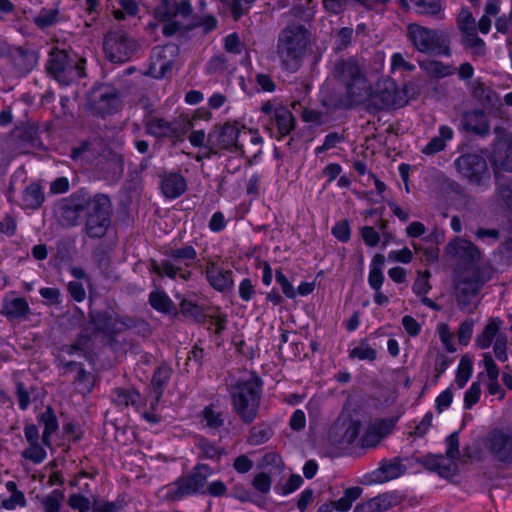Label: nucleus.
Masks as SVG:
<instances>
[{
    "instance_id": "nucleus-35",
    "label": "nucleus",
    "mask_w": 512,
    "mask_h": 512,
    "mask_svg": "<svg viewBox=\"0 0 512 512\" xmlns=\"http://www.w3.org/2000/svg\"><path fill=\"white\" fill-rule=\"evenodd\" d=\"M39 422L44 427L42 442L44 445L50 446L51 443L49 441V438L58 429L57 417L50 407H47L46 410L40 415Z\"/></svg>"
},
{
    "instance_id": "nucleus-44",
    "label": "nucleus",
    "mask_w": 512,
    "mask_h": 512,
    "mask_svg": "<svg viewBox=\"0 0 512 512\" xmlns=\"http://www.w3.org/2000/svg\"><path fill=\"white\" fill-rule=\"evenodd\" d=\"M150 305L163 313H169L173 307V303L168 295L163 291H154L149 295Z\"/></svg>"
},
{
    "instance_id": "nucleus-2",
    "label": "nucleus",
    "mask_w": 512,
    "mask_h": 512,
    "mask_svg": "<svg viewBox=\"0 0 512 512\" xmlns=\"http://www.w3.org/2000/svg\"><path fill=\"white\" fill-rule=\"evenodd\" d=\"M233 411L244 423H251L258 414L262 395L261 380L251 377L240 380L229 389Z\"/></svg>"
},
{
    "instance_id": "nucleus-13",
    "label": "nucleus",
    "mask_w": 512,
    "mask_h": 512,
    "mask_svg": "<svg viewBox=\"0 0 512 512\" xmlns=\"http://www.w3.org/2000/svg\"><path fill=\"white\" fill-rule=\"evenodd\" d=\"M456 23L461 32V43L470 49L474 56H483L486 53L485 42L477 35L476 21L467 8H462L457 15Z\"/></svg>"
},
{
    "instance_id": "nucleus-32",
    "label": "nucleus",
    "mask_w": 512,
    "mask_h": 512,
    "mask_svg": "<svg viewBox=\"0 0 512 512\" xmlns=\"http://www.w3.org/2000/svg\"><path fill=\"white\" fill-rule=\"evenodd\" d=\"M393 505V496L383 494L374 497L366 503L356 506L355 512H383L387 511Z\"/></svg>"
},
{
    "instance_id": "nucleus-26",
    "label": "nucleus",
    "mask_w": 512,
    "mask_h": 512,
    "mask_svg": "<svg viewBox=\"0 0 512 512\" xmlns=\"http://www.w3.org/2000/svg\"><path fill=\"white\" fill-rule=\"evenodd\" d=\"M30 311L27 300L23 297L5 298L1 313L9 320L25 318Z\"/></svg>"
},
{
    "instance_id": "nucleus-53",
    "label": "nucleus",
    "mask_w": 512,
    "mask_h": 512,
    "mask_svg": "<svg viewBox=\"0 0 512 512\" xmlns=\"http://www.w3.org/2000/svg\"><path fill=\"white\" fill-rule=\"evenodd\" d=\"M224 48L232 54H240L244 49V43L240 40L239 35L234 32L224 38Z\"/></svg>"
},
{
    "instance_id": "nucleus-51",
    "label": "nucleus",
    "mask_w": 512,
    "mask_h": 512,
    "mask_svg": "<svg viewBox=\"0 0 512 512\" xmlns=\"http://www.w3.org/2000/svg\"><path fill=\"white\" fill-rule=\"evenodd\" d=\"M83 436V431L79 425L66 423L63 425V439L68 444H76Z\"/></svg>"
},
{
    "instance_id": "nucleus-20",
    "label": "nucleus",
    "mask_w": 512,
    "mask_h": 512,
    "mask_svg": "<svg viewBox=\"0 0 512 512\" xmlns=\"http://www.w3.org/2000/svg\"><path fill=\"white\" fill-rule=\"evenodd\" d=\"M445 251L447 255L466 264H476L481 257L479 249L470 241L462 238L451 240Z\"/></svg>"
},
{
    "instance_id": "nucleus-17",
    "label": "nucleus",
    "mask_w": 512,
    "mask_h": 512,
    "mask_svg": "<svg viewBox=\"0 0 512 512\" xmlns=\"http://www.w3.org/2000/svg\"><path fill=\"white\" fill-rule=\"evenodd\" d=\"M212 470L206 464L197 465L191 474L178 479L177 488L174 492L175 499H181L191 494H204L207 478Z\"/></svg>"
},
{
    "instance_id": "nucleus-18",
    "label": "nucleus",
    "mask_w": 512,
    "mask_h": 512,
    "mask_svg": "<svg viewBox=\"0 0 512 512\" xmlns=\"http://www.w3.org/2000/svg\"><path fill=\"white\" fill-rule=\"evenodd\" d=\"M408 466V460L395 457L390 460H383L379 468L364 475V485L381 484L402 476Z\"/></svg>"
},
{
    "instance_id": "nucleus-22",
    "label": "nucleus",
    "mask_w": 512,
    "mask_h": 512,
    "mask_svg": "<svg viewBox=\"0 0 512 512\" xmlns=\"http://www.w3.org/2000/svg\"><path fill=\"white\" fill-rule=\"evenodd\" d=\"M461 124L464 130L480 136L488 135L490 132L487 116L482 110L465 112Z\"/></svg>"
},
{
    "instance_id": "nucleus-30",
    "label": "nucleus",
    "mask_w": 512,
    "mask_h": 512,
    "mask_svg": "<svg viewBox=\"0 0 512 512\" xmlns=\"http://www.w3.org/2000/svg\"><path fill=\"white\" fill-rule=\"evenodd\" d=\"M502 320L499 318H490L483 328L482 332L477 335L475 339L476 345L481 349H487L491 346L492 342L496 340L500 333Z\"/></svg>"
},
{
    "instance_id": "nucleus-37",
    "label": "nucleus",
    "mask_w": 512,
    "mask_h": 512,
    "mask_svg": "<svg viewBox=\"0 0 512 512\" xmlns=\"http://www.w3.org/2000/svg\"><path fill=\"white\" fill-rule=\"evenodd\" d=\"M23 207L26 209H38L44 202V194L38 184H30L23 192Z\"/></svg>"
},
{
    "instance_id": "nucleus-16",
    "label": "nucleus",
    "mask_w": 512,
    "mask_h": 512,
    "mask_svg": "<svg viewBox=\"0 0 512 512\" xmlns=\"http://www.w3.org/2000/svg\"><path fill=\"white\" fill-rule=\"evenodd\" d=\"M178 53L179 49L174 44L154 47L150 55V65L147 75L155 79L164 78L171 72Z\"/></svg>"
},
{
    "instance_id": "nucleus-39",
    "label": "nucleus",
    "mask_w": 512,
    "mask_h": 512,
    "mask_svg": "<svg viewBox=\"0 0 512 512\" xmlns=\"http://www.w3.org/2000/svg\"><path fill=\"white\" fill-rule=\"evenodd\" d=\"M415 6L421 15L444 18L442 0H415Z\"/></svg>"
},
{
    "instance_id": "nucleus-27",
    "label": "nucleus",
    "mask_w": 512,
    "mask_h": 512,
    "mask_svg": "<svg viewBox=\"0 0 512 512\" xmlns=\"http://www.w3.org/2000/svg\"><path fill=\"white\" fill-rule=\"evenodd\" d=\"M192 11L191 3L188 0L177 2L176 0H162L157 7L156 13L159 17L172 19L176 15L188 16Z\"/></svg>"
},
{
    "instance_id": "nucleus-54",
    "label": "nucleus",
    "mask_w": 512,
    "mask_h": 512,
    "mask_svg": "<svg viewBox=\"0 0 512 512\" xmlns=\"http://www.w3.org/2000/svg\"><path fill=\"white\" fill-rule=\"evenodd\" d=\"M272 480L270 474L261 472L255 475L252 481L253 487L260 493L266 494L271 489Z\"/></svg>"
},
{
    "instance_id": "nucleus-49",
    "label": "nucleus",
    "mask_w": 512,
    "mask_h": 512,
    "mask_svg": "<svg viewBox=\"0 0 512 512\" xmlns=\"http://www.w3.org/2000/svg\"><path fill=\"white\" fill-rule=\"evenodd\" d=\"M437 333L444 348L448 352H454L456 350L453 343L454 334L451 332L449 325L446 323H439L437 325Z\"/></svg>"
},
{
    "instance_id": "nucleus-45",
    "label": "nucleus",
    "mask_w": 512,
    "mask_h": 512,
    "mask_svg": "<svg viewBox=\"0 0 512 512\" xmlns=\"http://www.w3.org/2000/svg\"><path fill=\"white\" fill-rule=\"evenodd\" d=\"M472 361L468 357H462L460 359L457 374L455 377V384L459 389H462L472 375Z\"/></svg>"
},
{
    "instance_id": "nucleus-3",
    "label": "nucleus",
    "mask_w": 512,
    "mask_h": 512,
    "mask_svg": "<svg viewBox=\"0 0 512 512\" xmlns=\"http://www.w3.org/2000/svg\"><path fill=\"white\" fill-rule=\"evenodd\" d=\"M334 78L345 86L346 98L337 103L339 107H349L359 103L369 94V85L357 63L352 60H340L335 63Z\"/></svg>"
},
{
    "instance_id": "nucleus-31",
    "label": "nucleus",
    "mask_w": 512,
    "mask_h": 512,
    "mask_svg": "<svg viewBox=\"0 0 512 512\" xmlns=\"http://www.w3.org/2000/svg\"><path fill=\"white\" fill-rule=\"evenodd\" d=\"M420 68L431 78L442 79L456 73V67L438 60H425L419 62Z\"/></svg>"
},
{
    "instance_id": "nucleus-29",
    "label": "nucleus",
    "mask_w": 512,
    "mask_h": 512,
    "mask_svg": "<svg viewBox=\"0 0 512 512\" xmlns=\"http://www.w3.org/2000/svg\"><path fill=\"white\" fill-rule=\"evenodd\" d=\"M430 272L428 270L422 272L418 271L417 277L413 283L412 290L413 292L421 297V302L434 310H439L440 307L430 298L426 297V294L431 290L432 286L429 282Z\"/></svg>"
},
{
    "instance_id": "nucleus-21",
    "label": "nucleus",
    "mask_w": 512,
    "mask_h": 512,
    "mask_svg": "<svg viewBox=\"0 0 512 512\" xmlns=\"http://www.w3.org/2000/svg\"><path fill=\"white\" fill-rule=\"evenodd\" d=\"M205 275L209 284L220 292L231 289L233 285V273L219 267L213 261L207 263Z\"/></svg>"
},
{
    "instance_id": "nucleus-19",
    "label": "nucleus",
    "mask_w": 512,
    "mask_h": 512,
    "mask_svg": "<svg viewBox=\"0 0 512 512\" xmlns=\"http://www.w3.org/2000/svg\"><path fill=\"white\" fill-rule=\"evenodd\" d=\"M90 197L85 194H74L63 201L59 208V218L67 226H75L83 212H86Z\"/></svg>"
},
{
    "instance_id": "nucleus-9",
    "label": "nucleus",
    "mask_w": 512,
    "mask_h": 512,
    "mask_svg": "<svg viewBox=\"0 0 512 512\" xmlns=\"http://www.w3.org/2000/svg\"><path fill=\"white\" fill-rule=\"evenodd\" d=\"M83 59L72 62L66 51L57 48L51 50L47 63L48 72L62 85H70L84 76Z\"/></svg>"
},
{
    "instance_id": "nucleus-33",
    "label": "nucleus",
    "mask_w": 512,
    "mask_h": 512,
    "mask_svg": "<svg viewBox=\"0 0 512 512\" xmlns=\"http://www.w3.org/2000/svg\"><path fill=\"white\" fill-rule=\"evenodd\" d=\"M64 501L65 494L59 489H54L39 499L44 512H69L68 510H62Z\"/></svg>"
},
{
    "instance_id": "nucleus-1",
    "label": "nucleus",
    "mask_w": 512,
    "mask_h": 512,
    "mask_svg": "<svg viewBox=\"0 0 512 512\" xmlns=\"http://www.w3.org/2000/svg\"><path fill=\"white\" fill-rule=\"evenodd\" d=\"M396 421L390 418H376L367 423L360 436L362 423L355 418L352 411L343 407L339 416L333 423L331 431L334 435H341L348 444L360 439L361 448H374L385 439L395 427Z\"/></svg>"
},
{
    "instance_id": "nucleus-10",
    "label": "nucleus",
    "mask_w": 512,
    "mask_h": 512,
    "mask_svg": "<svg viewBox=\"0 0 512 512\" xmlns=\"http://www.w3.org/2000/svg\"><path fill=\"white\" fill-rule=\"evenodd\" d=\"M166 259L162 260V268L165 276L175 279L177 276L188 280L191 273L186 269L191 268L196 259L197 251L192 245L178 248H170L165 252Z\"/></svg>"
},
{
    "instance_id": "nucleus-15",
    "label": "nucleus",
    "mask_w": 512,
    "mask_h": 512,
    "mask_svg": "<svg viewBox=\"0 0 512 512\" xmlns=\"http://www.w3.org/2000/svg\"><path fill=\"white\" fill-rule=\"evenodd\" d=\"M104 51L113 62H125L136 52L137 42L122 32L108 33L104 39Z\"/></svg>"
},
{
    "instance_id": "nucleus-5",
    "label": "nucleus",
    "mask_w": 512,
    "mask_h": 512,
    "mask_svg": "<svg viewBox=\"0 0 512 512\" xmlns=\"http://www.w3.org/2000/svg\"><path fill=\"white\" fill-rule=\"evenodd\" d=\"M482 450H445V453H429L422 464L444 478L453 477L458 472L459 464L475 463L480 460Z\"/></svg>"
},
{
    "instance_id": "nucleus-58",
    "label": "nucleus",
    "mask_w": 512,
    "mask_h": 512,
    "mask_svg": "<svg viewBox=\"0 0 512 512\" xmlns=\"http://www.w3.org/2000/svg\"><path fill=\"white\" fill-rule=\"evenodd\" d=\"M474 321L467 319L461 323L458 330V341L462 345H467L473 334Z\"/></svg>"
},
{
    "instance_id": "nucleus-40",
    "label": "nucleus",
    "mask_w": 512,
    "mask_h": 512,
    "mask_svg": "<svg viewBox=\"0 0 512 512\" xmlns=\"http://www.w3.org/2000/svg\"><path fill=\"white\" fill-rule=\"evenodd\" d=\"M171 377V369L168 366H160L154 373L152 378V387L155 393V403L162 396L164 387L167 385Z\"/></svg>"
},
{
    "instance_id": "nucleus-23",
    "label": "nucleus",
    "mask_w": 512,
    "mask_h": 512,
    "mask_svg": "<svg viewBox=\"0 0 512 512\" xmlns=\"http://www.w3.org/2000/svg\"><path fill=\"white\" fill-rule=\"evenodd\" d=\"M199 423L210 430H219L225 424V415L219 404L211 403L199 413Z\"/></svg>"
},
{
    "instance_id": "nucleus-24",
    "label": "nucleus",
    "mask_w": 512,
    "mask_h": 512,
    "mask_svg": "<svg viewBox=\"0 0 512 512\" xmlns=\"http://www.w3.org/2000/svg\"><path fill=\"white\" fill-rule=\"evenodd\" d=\"M118 97L112 92L95 91L91 98V109L101 116L113 113L117 109Z\"/></svg>"
},
{
    "instance_id": "nucleus-12",
    "label": "nucleus",
    "mask_w": 512,
    "mask_h": 512,
    "mask_svg": "<svg viewBox=\"0 0 512 512\" xmlns=\"http://www.w3.org/2000/svg\"><path fill=\"white\" fill-rule=\"evenodd\" d=\"M454 165L458 173L470 184L481 187L489 185L491 173L482 156L474 153L464 154L455 160Z\"/></svg>"
},
{
    "instance_id": "nucleus-56",
    "label": "nucleus",
    "mask_w": 512,
    "mask_h": 512,
    "mask_svg": "<svg viewBox=\"0 0 512 512\" xmlns=\"http://www.w3.org/2000/svg\"><path fill=\"white\" fill-rule=\"evenodd\" d=\"M481 395V386L478 382H473L469 389L465 392L464 406L471 409L478 401Z\"/></svg>"
},
{
    "instance_id": "nucleus-4",
    "label": "nucleus",
    "mask_w": 512,
    "mask_h": 512,
    "mask_svg": "<svg viewBox=\"0 0 512 512\" xmlns=\"http://www.w3.org/2000/svg\"><path fill=\"white\" fill-rule=\"evenodd\" d=\"M309 43L308 31L299 24L287 26L279 35L277 53L283 66L296 71Z\"/></svg>"
},
{
    "instance_id": "nucleus-64",
    "label": "nucleus",
    "mask_w": 512,
    "mask_h": 512,
    "mask_svg": "<svg viewBox=\"0 0 512 512\" xmlns=\"http://www.w3.org/2000/svg\"><path fill=\"white\" fill-rule=\"evenodd\" d=\"M225 6L229 9L235 21H238L248 12L247 7L242 0H230Z\"/></svg>"
},
{
    "instance_id": "nucleus-6",
    "label": "nucleus",
    "mask_w": 512,
    "mask_h": 512,
    "mask_svg": "<svg viewBox=\"0 0 512 512\" xmlns=\"http://www.w3.org/2000/svg\"><path fill=\"white\" fill-rule=\"evenodd\" d=\"M491 278L490 271L486 269L469 267L457 271L455 277V296L461 309L474 305L476 298Z\"/></svg>"
},
{
    "instance_id": "nucleus-8",
    "label": "nucleus",
    "mask_w": 512,
    "mask_h": 512,
    "mask_svg": "<svg viewBox=\"0 0 512 512\" xmlns=\"http://www.w3.org/2000/svg\"><path fill=\"white\" fill-rule=\"evenodd\" d=\"M244 125L234 121L226 122L223 125L216 126L207 137L208 146L212 153L219 150H225L233 153H244V144L241 140Z\"/></svg>"
},
{
    "instance_id": "nucleus-57",
    "label": "nucleus",
    "mask_w": 512,
    "mask_h": 512,
    "mask_svg": "<svg viewBox=\"0 0 512 512\" xmlns=\"http://www.w3.org/2000/svg\"><path fill=\"white\" fill-rule=\"evenodd\" d=\"M353 37V29L350 27L341 28L337 34L335 39V47L337 50H343L350 45Z\"/></svg>"
},
{
    "instance_id": "nucleus-14",
    "label": "nucleus",
    "mask_w": 512,
    "mask_h": 512,
    "mask_svg": "<svg viewBox=\"0 0 512 512\" xmlns=\"http://www.w3.org/2000/svg\"><path fill=\"white\" fill-rule=\"evenodd\" d=\"M192 127L188 120L174 119L168 121L160 117H151L145 122L146 133L156 138L178 140Z\"/></svg>"
},
{
    "instance_id": "nucleus-62",
    "label": "nucleus",
    "mask_w": 512,
    "mask_h": 512,
    "mask_svg": "<svg viewBox=\"0 0 512 512\" xmlns=\"http://www.w3.org/2000/svg\"><path fill=\"white\" fill-rule=\"evenodd\" d=\"M391 70H405L412 72L415 70V65L406 61L401 53H394L391 56Z\"/></svg>"
},
{
    "instance_id": "nucleus-36",
    "label": "nucleus",
    "mask_w": 512,
    "mask_h": 512,
    "mask_svg": "<svg viewBox=\"0 0 512 512\" xmlns=\"http://www.w3.org/2000/svg\"><path fill=\"white\" fill-rule=\"evenodd\" d=\"M326 11L333 14L342 13L348 4L359 5L367 11L373 10L372 2L369 0H322Z\"/></svg>"
},
{
    "instance_id": "nucleus-55",
    "label": "nucleus",
    "mask_w": 512,
    "mask_h": 512,
    "mask_svg": "<svg viewBox=\"0 0 512 512\" xmlns=\"http://www.w3.org/2000/svg\"><path fill=\"white\" fill-rule=\"evenodd\" d=\"M333 236L341 242H348L351 235L350 225L347 220L337 222L331 230Z\"/></svg>"
},
{
    "instance_id": "nucleus-7",
    "label": "nucleus",
    "mask_w": 512,
    "mask_h": 512,
    "mask_svg": "<svg viewBox=\"0 0 512 512\" xmlns=\"http://www.w3.org/2000/svg\"><path fill=\"white\" fill-rule=\"evenodd\" d=\"M111 201L104 194L90 197L86 210L85 231L92 238L103 237L111 225Z\"/></svg>"
},
{
    "instance_id": "nucleus-42",
    "label": "nucleus",
    "mask_w": 512,
    "mask_h": 512,
    "mask_svg": "<svg viewBox=\"0 0 512 512\" xmlns=\"http://www.w3.org/2000/svg\"><path fill=\"white\" fill-rule=\"evenodd\" d=\"M36 64L37 58L33 52L20 50L14 58V65L21 73H28Z\"/></svg>"
},
{
    "instance_id": "nucleus-43",
    "label": "nucleus",
    "mask_w": 512,
    "mask_h": 512,
    "mask_svg": "<svg viewBox=\"0 0 512 512\" xmlns=\"http://www.w3.org/2000/svg\"><path fill=\"white\" fill-rule=\"evenodd\" d=\"M112 400L118 406L128 407L139 400V394L133 390L116 388L112 393Z\"/></svg>"
},
{
    "instance_id": "nucleus-47",
    "label": "nucleus",
    "mask_w": 512,
    "mask_h": 512,
    "mask_svg": "<svg viewBox=\"0 0 512 512\" xmlns=\"http://www.w3.org/2000/svg\"><path fill=\"white\" fill-rule=\"evenodd\" d=\"M350 357L359 360L374 361L377 357V352L369 345L367 340H362L357 347L350 351Z\"/></svg>"
},
{
    "instance_id": "nucleus-46",
    "label": "nucleus",
    "mask_w": 512,
    "mask_h": 512,
    "mask_svg": "<svg viewBox=\"0 0 512 512\" xmlns=\"http://www.w3.org/2000/svg\"><path fill=\"white\" fill-rule=\"evenodd\" d=\"M272 436V430L265 425L254 426L250 430L248 443L253 446H258L266 443Z\"/></svg>"
},
{
    "instance_id": "nucleus-11",
    "label": "nucleus",
    "mask_w": 512,
    "mask_h": 512,
    "mask_svg": "<svg viewBox=\"0 0 512 512\" xmlns=\"http://www.w3.org/2000/svg\"><path fill=\"white\" fill-rule=\"evenodd\" d=\"M407 36L413 47L421 53H433L449 57L451 49L449 44H442L436 30L416 23L407 26Z\"/></svg>"
},
{
    "instance_id": "nucleus-59",
    "label": "nucleus",
    "mask_w": 512,
    "mask_h": 512,
    "mask_svg": "<svg viewBox=\"0 0 512 512\" xmlns=\"http://www.w3.org/2000/svg\"><path fill=\"white\" fill-rule=\"evenodd\" d=\"M497 195L512 210V180L500 183L497 187Z\"/></svg>"
},
{
    "instance_id": "nucleus-52",
    "label": "nucleus",
    "mask_w": 512,
    "mask_h": 512,
    "mask_svg": "<svg viewBox=\"0 0 512 512\" xmlns=\"http://www.w3.org/2000/svg\"><path fill=\"white\" fill-rule=\"evenodd\" d=\"M180 311L183 315L196 320L203 317L202 308L196 303L187 299H183L180 302Z\"/></svg>"
},
{
    "instance_id": "nucleus-28",
    "label": "nucleus",
    "mask_w": 512,
    "mask_h": 512,
    "mask_svg": "<svg viewBox=\"0 0 512 512\" xmlns=\"http://www.w3.org/2000/svg\"><path fill=\"white\" fill-rule=\"evenodd\" d=\"M453 136L454 132L451 127L441 125L438 129V135L434 136L427 145L422 148L421 152L427 156L435 155L445 149L447 142L452 140Z\"/></svg>"
},
{
    "instance_id": "nucleus-48",
    "label": "nucleus",
    "mask_w": 512,
    "mask_h": 512,
    "mask_svg": "<svg viewBox=\"0 0 512 512\" xmlns=\"http://www.w3.org/2000/svg\"><path fill=\"white\" fill-rule=\"evenodd\" d=\"M490 440L493 448H512V430H495Z\"/></svg>"
},
{
    "instance_id": "nucleus-61",
    "label": "nucleus",
    "mask_w": 512,
    "mask_h": 512,
    "mask_svg": "<svg viewBox=\"0 0 512 512\" xmlns=\"http://www.w3.org/2000/svg\"><path fill=\"white\" fill-rule=\"evenodd\" d=\"M360 234L364 243L369 247H375L380 242V235L374 227L364 226L361 228Z\"/></svg>"
},
{
    "instance_id": "nucleus-38",
    "label": "nucleus",
    "mask_w": 512,
    "mask_h": 512,
    "mask_svg": "<svg viewBox=\"0 0 512 512\" xmlns=\"http://www.w3.org/2000/svg\"><path fill=\"white\" fill-rule=\"evenodd\" d=\"M274 119L282 137L288 135L294 127L293 114L286 107L280 106L276 108L274 111Z\"/></svg>"
},
{
    "instance_id": "nucleus-41",
    "label": "nucleus",
    "mask_w": 512,
    "mask_h": 512,
    "mask_svg": "<svg viewBox=\"0 0 512 512\" xmlns=\"http://www.w3.org/2000/svg\"><path fill=\"white\" fill-rule=\"evenodd\" d=\"M480 460L481 462L489 458L492 462L499 465H510L512 464V450H482Z\"/></svg>"
},
{
    "instance_id": "nucleus-34",
    "label": "nucleus",
    "mask_w": 512,
    "mask_h": 512,
    "mask_svg": "<svg viewBox=\"0 0 512 512\" xmlns=\"http://www.w3.org/2000/svg\"><path fill=\"white\" fill-rule=\"evenodd\" d=\"M62 20L59 8H42L34 17L35 25L44 30L50 28Z\"/></svg>"
},
{
    "instance_id": "nucleus-63",
    "label": "nucleus",
    "mask_w": 512,
    "mask_h": 512,
    "mask_svg": "<svg viewBox=\"0 0 512 512\" xmlns=\"http://www.w3.org/2000/svg\"><path fill=\"white\" fill-rule=\"evenodd\" d=\"M68 503L72 509L86 512L90 509V501L85 496L74 493L69 497Z\"/></svg>"
},
{
    "instance_id": "nucleus-25",
    "label": "nucleus",
    "mask_w": 512,
    "mask_h": 512,
    "mask_svg": "<svg viewBox=\"0 0 512 512\" xmlns=\"http://www.w3.org/2000/svg\"><path fill=\"white\" fill-rule=\"evenodd\" d=\"M187 189L185 178L179 173H168L162 177L161 191L166 198L180 197Z\"/></svg>"
},
{
    "instance_id": "nucleus-50",
    "label": "nucleus",
    "mask_w": 512,
    "mask_h": 512,
    "mask_svg": "<svg viewBox=\"0 0 512 512\" xmlns=\"http://www.w3.org/2000/svg\"><path fill=\"white\" fill-rule=\"evenodd\" d=\"M135 326V321L128 316L113 315V326L110 335L118 334Z\"/></svg>"
},
{
    "instance_id": "nucleus-60",
    "label": "nucleus",
    "mask_w": 512,
    "mask_h": 512,
    "mask_svg": "<svg viewBox=\"0 0 512 512\" xmlns=\"http://www.w3.org/2000/svg\"><path fill=\"white\" fill-rule=\"evenodd\" d=\"M26 505V499L24 494L21 491H17L14 493H11L8 498H5L2 500V507L7 510H13L17 506H25Z\"/></svg>"
}]
</instances>
